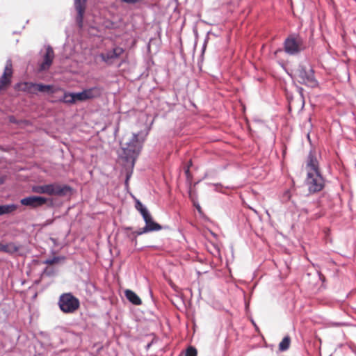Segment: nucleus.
<instances>
[{
	"mask_svg": "<svg viewBox=\"0 0 356 356\" xmlns=\"http://www.w3.org/2000/svg\"><path fill=\"white\" fill-rule=\"evenodd\" d=\"M10 121L11 122H15V118H14L13 116H11V117L10 118Z\"/></svg>",
	"mask_w": 356,
	"mask_h": 356,
	"instance_id": "nucleus-37",
	"label": "nucleus"
},
{
	"mask_svg": "<svg viewBox=\"0 0 356 356\" xmlns=\"http://www.w3.org/2000/svg\"><path fill=\"white\" fill-rule=\"evenodd\" d=\"M102 88L99 86H95L83 90L85 99H92L101 96L102 93Z\"/></svg>",
	"mask_w": 356,
	"mask_h": 356,
	"instance_id": "nucleus-14",
	"label": "nucleus"
},
{
	"mask_svg": "<svg viewBox=\"0 0 356 356\" xmlns=\"http://www.w3.org/2000/svg\"><path fill=\"white\" fill-rule=\"evenodd\" d=\"M12 67H13V65H12L11 60H8L6 62L4 72L3 74H6V75L8 76L9 77H11L12 74H13V68Z\"/></svg>",
	"mask_w": 356,
	"mask_h": 356,
	"instance_id": "nucleus-22",
	"label": "nucleus"
},
{
	"mask_svg": "<svg viewBox=\"0 0 356 356\" xmlns=\"http://www.w3.org/2000/svg\"><path fill=\"white\" fill-rule=\"evenodd\" d=\"M291 343V339L289 336L284 337L279 344V349L281 351H285L289 349Z\"/></svg>",
	"mask_w": 356,
	"mask_h": 356,
	"instance_id": "nucleus-20",
	"label": "nucleus"
},
{
	"mask_svg": "<svg viewBox=\"0 0 356 356\" xmlns=\"http://www.w3.org/2000/svg\"><path fill=\"white\" fill-rule=\"evenodd\" d=\"M58 305L63 313L72 314L79 307L80 302L71 293H65L60 296Z\"/></svg>",
	"mask_w": 356,
	"mask_h": 356,
	"instance_id": "nucleus-4",
	"label": "nucleus"
},
{
	"mask_svg": "<svg viewBox=\"0 0 356 356\" xmlns=\"http://www.w3.org/2000/svg\"><path fill=\"white\" fill-rule=\"evenodd\" d=\"M135 207H136V210L140 212L142 217L145 216L146 214L149 213V211H148L147 207L145 206H144L142 204V202L138 200H136V201Z\"/></svg>",
	"mask_w": 356,
	"mask_h": 356,
	"instance_id": "nucleus-19",
	"label": "nucleus"
},
{
	"mask_svg": "<svg viewBox=\"0 0 356 356\" xmlns=\"http://www.w3.org/2000/svg\"><path fill=\"white\" fill-rule=\"evenodd\" d=\"M20 248V245H17L13 242L8 243L7 244L0 243V251L9 254H13L18 252Z\"/></svg>",
	"mask_w": 356,
	"mask_h": 356,
	"instance_id": "nucleus-15",
	"label": "nucleus"
},
{
	"mask_svg": "<svg viewBox=\"0 0 356 356\" xmlns=\"http://www.w3.org/2000/svg\"><path fill=\"white\" fill-rule=\"evenodd\" d=\"M140 0H121L122 2L127 3H136L139 2Z\"/></svg>",
	"mask_w": 356,
	"mask_h": 356,
	"instance_id": "nucleus-30",
	"label": "nucleus"
},
{
	"mask_svg": "<svg viewBox=\"0 0 356 356\" xmlns=\"http://www.w3.org/2000/svg\"><path fill=\"white\" fill-rule=\"evenodd\" d=\"M125 296L127 299L135 305H140L142 303L141 299L138 296L131 290L127 289L125 291Z\"/></svg>",
	"mask_w": 356,
	"mask_h": 356,
	"instance_id": "nucleus-16",
	"label": "nucleus"
},
{
	"mask_svg": "<svg viewBox=\"0 0 356 356\" xmlns=\"http://www.w3.org/2000/svg\"><path fill=\"white\" fill-rule=\"evenodd\" d=\"M194 206L196 207L199 212H201V207L198 203H194Z\"/></svg>",
	"mask_w": 356,
	"mask_h": 356,
	"instance_id": "nucleus-33",
	"label": "nucleus"
},
{
	"mask_svg": "<svg viewBox=\"0 0 356 356\" xmlns=\"http://www.w3.org/2000/svg\"><path fill=\"white\" fill-rule=\"evenodd\" d=\"M20 203L24 206H29L31 208L36 209L48 203V207H53V200L42 196L31 195L22 198Z\"/></svg>",
	"mask_w": 356,
	"mask_h": 356,
	"instance_id": "nucleus-6",
	"label": "nucleus"
},
{
	"mask_svg": "<svg viewBox=\"0 0 356 356\" xmlns=\"http://www.w3.org/2000/svg\"><path fill=\"white\" fill-rule=\"evenodd\" d=\"M298 82L310 88H316L318 82L314 76V70L309 65L300 64L296 70Z\"/></svg>",
	"mask_w": 356,
	"mask_h": 356,
	"instance_id": "nucleus-3",
	"label": "nucleus"
},
{
	"mask_svg": "<svg viewBox=\"0 0 356 356\" xmlns=\"http://www.w3.org/2000/svg\"><path fill=\"white\" fill-rule=\"evenodd\" d=\"M32 191L36 193L47 195V184L35 186L33 187Z\"/></svg>",
	"mask_w": 356,
	"mask_h": 356,
	"instance_id": "nucleus-21",
	"label": "nucleus"
},
{
	"mask_svg": "<svg viewBox=\"0 0 356 356\" xmlns=\"http://www.w3.org/2000/svg\"><path fill=\"white\" fill-rule=\"evenodd\" d=\"M44 273H46L47 275L50 276L52 275V272L51 271H49L47 268H46L44 270Z\"/></svg>",
	"mask_w": 356,
	"mask_h": 356,
	"instance_id": "nucleus-34",
	"label": "nucleus"
},
{
	"mask_svg": "<svg viewBox=\"0 0 356 356\" xmlns=\"http://www.w3.org/2000/svg\"><path fill=\"white\" fill-rule=\"evenodd\" d=\"M65 259V257H54L53 258H49V259H46L45 261H44V264H49V265H52L55 263H57L61 260H64Z\"/></svg>",
	"mask_w": 356,
	"mask_h": 356,
	"instance_id": "nucleus-24",
	"label": "nucleus"
},
{
	"mask_svg": "<svg viewBox=\"0 0 356 356\" xmlns=\"http://www.w3.org/2000/svg\"><path fill=\"white\" fill-rule=\"evenodd\" d=\"M149 232L147 230V229L144 226L143 227L140 228V229H138V230H136L135 232H132V235L134 236V239L136 240V238L138 236H140V235H142V234H146V233H149Z\"/></svg>",
	"mask_w": 356,
	"mask_h": 356,
	"instance_id": "nucleus-25",
	"label": "nucleus"
},
{
	"mask_svg": "<svg viewBox=\"0 0 356 356\" xmlns=\"http://www.w3.org/2000/svg\"><path fill=\"white\" fill-rule=\"evenodd\" d=\"M355 167H356V163H355Z\"/></svg>",
	"mask_w": 356,
	"mask_h": 356,
	"instance_id": "nucleus-41",
	"label": "nucleus"
},
{
	"mask_svg": "<svg viewBox=\"0 0 356 356\" xmlns=\"http://www.w3.org/2000/svg\"><path fill=\"white\" fill-rule=\"evenodd\" d=\"M284 51L290 56H296L306 49L304 39L297 33L289 35L284 41Z\"/></svg>",
	"mask_w": 356,
	"mask_h": 356,
	"instance_id": "nucleus-2",
	"label": "nucleus"
},
{
	"mask_svg": "<svg viewBox=\"0 0 356 356\" xmlns=\"http://www.w3.org/2000/svg\"><path fill=\"white\" fill-rule=\"evenodd\" d=\"M86 6V0H74V8L77 11L76 22L79 27L83 26V16Z\"/></svg>",
	"mask_w": 356,
	"mask_h": 356,
	"instance_id": "nucleus-12",
	"label": "nucleus"
},
{
	"mask_svg": "<svg viewBox=\"0 0 356 356\" xmlns=\"http://www.w3.org/2000/svg\"><path fill=\"white\" fill-rule=\"evenodd\" d=\"M24 90L31 94H37L38 92L53 94L56 92L52 85L35 83L32 82L24 83Z\"/></svg>",
	"mask_w": 356,
	"mask_h": 356,
	"instance_id": "nucleus-8",
	"label": "nucleus"
},
{
	"mask_svg": "<svg viewBox=\"0 0 356 356\" xmlns=\"http://www.w3.org/2000/svg\"><path fill=\"white\" fill-rule=\"evenodd\" d=\"M305 184L310 193H315L322 191L325 186V179L321 172H307Z\"/></svg>",
	"mask_w": 356,
	"mask_h": 356,
	"instance_id": "nucleus-5",
	"label": "nucleus"
},
{
	"mask_svg": "<svg viewBox=\"0 0 356 356\" xmlns=\"http://www.w3.org/2000/svg\"><path fill=\"white\" fill-rule=\"evenodd\" d=\"M132 172H127L126 175L125 184L128 185L129 180L131 176Z\"/></svg>",
	"mask_w": 356,
	"mask_h": 356,
	"instance_id": "nucleus-31",
	"label": "nucleus"
},
{
	"mask_svg": "<svg viewBox=\"0 0 356 356\" xmlns=\"http://www.w3.org/2000/svg\"><path fill=\"white\" fill-rule=\"evenodd\" d=\"M72 94L74 99V104L77 102L86 101L83 91L79 92H72Z\"/></svg>",
	"mask_w": 356,
	"mask_h": 356,
	"instance_id": "nucleus-23",
	"label": "nucleus"
},
{
	"mask_svg": "<svg viewBox=\"0 0 356 356\" xmlns=\"http://www.w3.org/2000/svg\"><path fill=\"white\" fill-rule=\"evenodd\" d=\"M213 186H214V190L217 192H222L221 188H222V186L220 184H213Z\"/></svg>",
	"mask_w": 356,
	"mask_h": 356,
	"instance_id": "nucleus-29",
	"label": "nucleus"
},
{
	"mask_svg": "<svg viewBox=\"0 0 356 356\" xmlns=\"http://www.w3.org/2000/svg\"><path fill=\"white\" fill-rule=\"evenodd\" d=\"M126 229L127 230H131V227H126Z\"/></svg>",
	"mask_w": 356,
	"mask_h": 356,
	"instance_id": "nucleus-39",
	"label": "nucleus"
},
{
	"mask_svg": "<svg viewBox=\"0 0 356 356\" xmlns=\"http://www.w3.org/2000/svg\"><path fill=\"white\" fill-rule=\"evenodd\" d=\"M10 78L8 76L6 75V74H3L1 77V80H0V82L1 83L2 86H6V85H8L10 83Z\"/></svg>",
	"mask_w": 356,
	"mask_h": 356,
	"instance_id": "nucleus-27",
	"label": "nucleus"
},
{
	"mask_svg": "<svg viewBox=\"0 0 356 356\" xmlns=\"http://www.w3.org/2000/svg\"><path fill=\"white\" fill-rule=\"evenodd\" d=\"M305 168L307 172H320L319 163L314 152L310 151L307 159Z\"/></svg>",
	"mask_w": 356,
	"mask_h": 356,
	"instance_id": "nucleus-11",
	"label": "nucleus"
},
{
	"mask_svg": "<svg viewBox=\"0 0 356 356\" xmlns=\"http://www.w3.org/2000/svg\"><path fill=\"white\" fill-rule=\"evenodd\" d=\"M302 90H303L302 88H301V87H300V88H299V91H300V92L301 93V95H302Z\"/></svg>",
	"mask_w": 356,
	"mask_h": 356,
	"instance_id": "nucleus-38",
	"label": "nucleus"
},
{
	"mask_svg": "<svg viewBox=\"0 0 356 356\" xmlns=\"http://www.w3.org/2000/svg\"><path fill=\"white\" fill-rule=\"evenodd\" d=\"M63 95L58 99L59 102H63L66 104H74V99L72 96V92L63 90Z\"/></svg>",
	"mask_w": 356,
	"mask_h": 356,
	"instance_id": "nucleus-17",
	"label": "nucleus"
},
{
	"mask_svg": "<svg viewBox=\"0 0 356 356\" xmlns=\"http://www.w3.org/2000/svg\"><path fill=\"white\" fill-rule=\"evenodd\" d=\"M151 346V344H150V343L147 344V348H149V346Z\"/></svg>",
	"mask_w": 356,
	"mask_h": 356,
	"instance_id": "nucleus-40",
	"label": "nucleus"
},
{
	"mask_svg": "<svg viewBox=\"0 0 356 356\" xmlns=\"http://www.w3.org/2000/svg\"><path fill=\"white\" fill-rule=\"evenodd\" d=\"M54 58V52L53 48L51 46H47L46 51L43 55V61L39 65L38 70L43 72L48 70L53 62Z\"/></svg>",
	"mask_w": 356,
	"mask_h": 356,
	"instance_id": "nucleus-10",
	"label": "nucleus"
},
{
	"mask_svg": "<svg viewBox=\"0 0 356 356\" xmlns=\"http://www.w3.org/2000/svg\"><path fill=\"white\" fill-rule=\"evenodd\" d=\"M197 352L195 348L189 346L185 353V356H197Z\"/></svg>",
	"mask_w": 356,
	"mask_h": 356,
	"instance_id": "nucleus-26",
	"label": "nucleus"
},
{
	"mask_svg": "<svg viewBox=\"0 0 356 356\" xmlns=\"http://www.w3.org/2000/svg\"><path fill=\"white\" fill-rule=\"evenodd\" d=\"M129 237L130 238V239L131 240L132 242H135V243H136V240L134 239V237L132 235V233L129 236Z\"/></svg>",
	"mask_w": 356,
	"mask_h": 356,
	"instance_id": "nucleus-35",
	"label": "nucleus"
},
{
	"mask_svg": "<svg viewBox=\"0 0 356 356\" xmlns=\"http://www.w3.org/2000/svg\"><path fill=\"white\" fill-rule=\"evenodd\" d=\"M143 218L145 223V227L149 232H157L162 229V226L153 220L150 213L146 214Z\"/></svg>",
	"mask_w": 356,
	"mask_h": 356,
	"instance_id": "nucleus-13",
	"label": "nucleus"
},
{
	"mask_svg": "<svg viewBox=\"0 0 356 356\" xmlns=\"http://www.w3.org/2000/svg\"><path fill=\"white\" fill-rule=\"evenodd\" d=\"M207 40H205L203 45H202V56L204 54V53L205 51V49L207 47Z\"/></svg>",
	"mask_w": 356,
	"mask_h": 356,
	"instance_id": "nucleus-32",
	"label": "nucleus"
},
{
	"mask_svg": "<svg viewBox=\"0 0 356 356\" xmlns=\"http://www.w3.org/2000/svg\"><path fill=\"white\" fill-rule=\"evenodd\" d=\"M124 50L120 47H115L111 50L107 51L106 53H102L99 56L102 60L108 65L113 63V60L119 58Z\"/></svg>",
	"mask_w": 356,
	"mask_h": 356,
	"instance_id": "nucleus-9",
	"label": "nucleus"
},
{
	"mask_svg": "<svg viewBox=\"0 0 356 356\" xmlns=\"http://www.w3.org/2000/svg\"><path fill=\"white\" fill-rule=\"evenodd\" d=\"M282 49H277L275 51V55H277L279 52H282Z\"/></svg>",
	"mask_w": 356,
	"mask_h": 356,
	"instance_id": "nucleus-36",
	"label": "nucleus"
},
{
	"mask_svg": "<svg viewBox=\"0 0 356 356\" xmlns=\"http://www.w3.org/2000/svg\"><path fill=\"white\" fill-rule=\"evenodd\" d=\"M143 140L138 138V134H133L131 138L125 143H120L122 154L121 157L127 163H130L133 168L135 161L138 156L141 149Z\"/></svg>",
	"mask_w": 356,
	"mask_h": 356,
	"instance_id": "nucleus-1",
	"label": "nucleus"
},
{
	"mask_svg": "<svg viewBox=\"0 0 356 356\" xmlns=\"http://www.w3.org/2000/svg\"><path fill=\"white\" fill-rule=\"evenodd\" d=\"M291 198V193L289 191H286L283 194V199L284 200H289Z\"/></svg>",
	"mask_w": 356,
	"mask_h": 356,
	"instance_id": "nucleus-28",
	"label": "nucleus"
},
{
	"mask_svg": "<svg viewBox=\"0 0 356 356\" xmlns=\"http://www.w3.org/2000/svg\"><path fill=\"white\" fill-rule=\"evenodd\" d=\"M72 187L67 184H60L57 182L47 184V195L59 197H65L70 194Z\"/></svg>",
	"mask_w": 356,
	"mask_h": 356,
	"instance_id": "nucleus-7",
	"label": "nucleus"
},
{
	"mask_svg": "<svg viewBox=\"0 0 356 356\" xmlns=\"http://www.w3.org/2000/svg\"><path fill=\"white\" fill-rule=\"evenodd\" d=\"M17 206L15 204L0 205V216L11 213L15 211Z\"/></svg>",
	"mask_w": 356,
	"mask_h": 356,
	"instance_id": "nucleus-18",
	"label": "nucleus"
}]
</instances>
